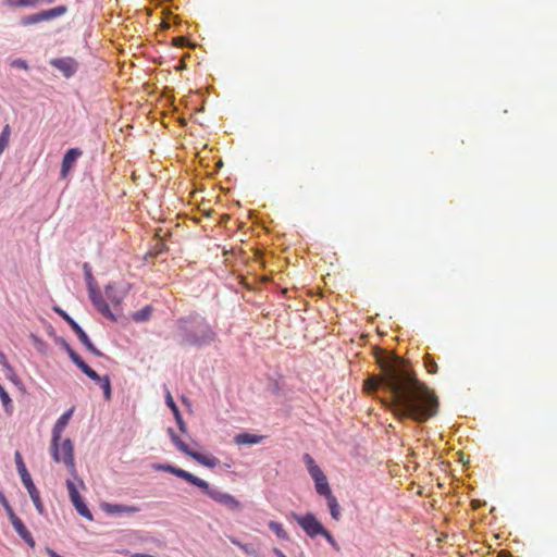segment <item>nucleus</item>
Masks as SVG:
<instances>
[{
  "mask_svg": "<svg viewBox=\"0 0 557 557\" xmlns=\"http://www.w3.org/2000/svg\"><path fill=\"white\" fill-rule=\"evenodd\" d=\"M381 375L364 381L367 393L383 389L388 394V407L400 419L424 422L438 410V398L423 382L419 381L410 366L398 356H380Z\"/></svg>",
  "mask_w": 557,
  "mask_h": 557,
  "instance_id": "obj_1",
  "label": "nucleus"
},
{
  "mask_svg": "<svg viewBox=\"0 0 557 557\" xmlns=\"http://www.w3.org/2000/svg\"><path fill=\"white\" fill-rule=\"evenodd\" d=\"M181 345L202 346L215 341L216 334L207 320L191 314L177 321Z\"/></svg>",
  "mask_w": 557,
  "mask_h": 557,
  "instance_id": "obj_2",
  "label": "nucleus"
},
{
  "mask_svg": "<svg viewBox=\"0 0 557 557\" xmlns=\"http://www.w3.org/2000/svg\"><path fill=\"white\" fill-rule=\"evenodd\" d=\"M50 453L54 462H62L74 478L77 476L74 446L70 438L63 440L62 443L51 438Z\"/></svg>",
  "mask_w": 557,
  "mask_h": 557,
  "instance_id": "obj_3",
  "label": "nucleus"
},
{
  "mask_svg": "<svg viewBox=\"0 0 557 557\" xmlns=\"http://www.w3.org/2000/svg\"><path fill=\"white\" fill-rule=\"evenodd\" d=\"M15 462H16V468H17V472L21 476V480L24 484V486L26 487L36 509L38 510L39 513H42L44 512V505H42V502L40 499V495H39V492L38 490L36 488L32 478H30V474L28 473L26 467H25V463L23 461V458H22V455L20 451H15Z\"/></svg>",
  "mask_w": 557,
  "mask_h": 557,
  "instance_id": "obj_4",
  "label": "nucleus"
},
{
  "mask_svg": "<svg viewBox=\"0 0 557 557\" xmlns=\"http://www.w3.org/2000/svg\"><path fill=\"white\" fill-rule=\"evenodd\" d=\"M194 485L199 487L202 493L208 495L212 500L227 507L231 510H239L242 507L240 502L237 500L233 495L210 487L207 481L198 476L197 484Z\"/></svg>",
  "mask_w": 557,
  "mask_h": 557,
  "instance_id": "obj_5",
  "label": "nucleus"
},
{
  "mask_svg": "<svg viewBox=\"0 0 557 557\" xmlns=\"http://www.w3.org/2000/svg\"><path fill=\"white\" fill-rule=\"evenodd\" d=\"M169 433H170L171 440L175 444L176 448L178 450H181L182 453H184L185 455H187L190 458H193L199 465H201L203 467H207V468H210V469H213V468H215L220 463V460L216 457L212 456V455H203V454H200L198 451H195V450L190 449L188 447V445L184 441H182L174 433V431L172 429L169 430Z\"/></svg>",
  "mask_w": 557,
  "mask_h": 557,
  "instance_id": "obj_6",
  "label": "nucleus"
},
{
  "mask_svg": "<svg viewBox=\"0 0 557 557\" xmlns=\"http://www.w3.org/2000/svg\"><path fill=\"white\" fill-rule=\"evenodd\" d=\"M54 311L62 317L71 326V329L74 331V333L77 335L79 342L95 356L101 357L102 352L95 347V345L90 342L87 334L84 332V330L61 308L55 307Z\"/></svg>",
  "mask_w": 557,
  "mask_h": 557,
  "instance_id": "obj_7",
  "label": "nucleus"
},
{
  "mask_svg": "<svg viewBox=\"0 0 557 557\" xmlns=\"http://www.w3.org/2000/svg\"><path fill=\"white\" fill-rule=\"evenodd\" d=\"M292 517L310 537L320 535L324 530L322 523L311 512L304 516L293 512Z\"/></svg>",
  "mask_w": 557,
  "mask_h": 557,
  "instance_id": "obj_8",
  "label": "nucleus"
},
{
  "mask_svg": "<svg viewBox=\"0 0 557 557\" xmlns=\"http://www.w3.org/2000/svg\"><path fill=\"white\" fill-rule=\"evenodd\" d=\"M50 64L62 72L67 78L73 76L78 69L77 61L71 57L52 59Z\"/></svg>",
  "mask_w": 557,
  "mask_h": 557,
  "instance_id": "obj_9",
  "label": "nucleus"
},
{
  "mask_svg": "<svg viewBox=\"0 0 557 557\" xmlns=\"http://www.w3.org/2000/svg\"><path fill=\"white\" fill-rule=\"evenodd\" d=\"M89 297L92 301L94 306L97 308V310L104 317L115 320L113 313L111 312L109 305L104 301L102 295L100 294L99 289L94 287L91 283H89Z\"/></svg>",
  "mask_w": 557,
  "mask_h": 557,
  "instance_id": "obj_10",
  "label": "nucleus"
},
{
  "mask_svg": "<svg viewBox=\"0 0 557 557\" xmlns=\"http://www.w3.org/2000/svg\"><path fill=\"white\" fill-rule=\"evenodd\" d=\"M154 469L158 470V471H163V472H169L173 475H176L177 478H181L185 481H187L188 483L190 484H197V476L194 475L193 473L186 471V470H183L181 468H177L173 465H170V463H161V465H157L154 466Z\"/></svg>",
  "mask_w": 557,
  "mask_h": 557,
  "instance_id": "obj_11",
  "label": "nucleus"
},
{
  "mask_svg": "<svg viewBox=\"0 0 557 557\" xmlns=\"http://www.w3.org/2000/svg\"><path fill=\"white\" fill-rule=\"evenodd\" d=\"M82 150L78 148H71L65 152L61 164L62 178H65L69 175L70 171L72 170L76 160L82 156Z\"/></svg>",
  "mask_w": 557,
  "mask_h": 557,
  "instance_id": "obj_12",
  "label": "nucleus"
},
{
  "mask_svg": "<svg viewBox=\"0 0 557 557\" xmlns=\"http://www.w3.org/2000/svg\"><path fill=\"white\" fill-rule=\"evenodd\" d=\"M10 521L15 532L26 542L29 547L34 548L36 545L35 540L23 521L17 516L11 518Z\"/></svg>",
  "mask_w": 557,
  "mask_h": 557,
  "instance_id": "obj_13",
  "label": "nucleus"
},
{
  "mask_svg": "<svg viewBox=\"0 0 557 557\" xmlns=\"http://www.w3.org/2000/svg\"><path fill=\"white\" fill-rule=\"evenodd\" d=\"M101 508L104 512L110 513V515L135 513L139 510L135 506H127V505H122V504H110V503H103L101 505Z\"/></svg>",
  "mask_w": 557,
  "mask_h": 557,
  "instance_id": "obj_14",
  "label": "nucleus"
},
{
  "mask_svg": "<svg viewBox=\"0 0 557 557\" xmlns=\"http://www.w3.org/2000/svg\"><path fill=\"white\" fill-rule=\"evenodd\" d=\"M73 414V408L69 409L66 412H64L55 422L53 429H52V438L54 441H61V434L69 424V421Z\"/></svg>",
  "mask_w": 557,
  "mask_h": 557,
  "instance_id": "obj_15",
  "label": "nucleus"
},
{
  "mask_svg": "<svg viewBox=\"0 0 557 557\" xmlns=\"http://www.w3.org/2000/svg\"><path fill=\"white\" fill-rule=\"evenodd\" d=\"M106 297L113 306H119L125 297V290L117 288L115 284L106 286Z\"/></svg>",
  "mask_w": 557,
  "mask_h": 557,
  "instance_id": "obj_16",
  "label": "nucleus"
},
{
  "mask_svg": "<svg viewBox=\"0 0 557 557\" xmlns=\"http://www.w3.org/2000/svg\"><path fill=\"white\" fill-rule=\"evenodd\" d=\"M263 438L262 435L239 433L234 437V442L237 445H255L261 443Z\"/></svg>",
  "mask_w": 557,
  "mask_h": 557,
  "instance_id": "obj_17",
  "label": "nucleus"
},
{
  "mask_svg": "<svg viewBox=\"0 0 557 557\" xmlns=\"http://www.w3.org/2000/svg\"><path fill=\"white\" fill-rule=\"evenodd\" d=\"M67 11V8L65 5H59L49 10L40 11L41 21H51L53 18L60 17Z\"/></svg>",
  "mask_w": 557,
  "mask_h": 557,
  "instance_id": "obj_18",
  "label": "nucleus"
},
{
  "mask_svg": "<svg viewBox=\"0 0 557 557\" xmlns=\"http://www.w3.org/2000/svg\"><path fill=\"white\" fill-rule=\"evenodd\" d=\"M0 399L7 414L11 416L14 409L13 401L2 385H0Z\"/></svg>",
  "mask_w": 557,
  "mask_h": 557,
  "instance_id": "obj_19",
  "label": "nucleus"
},
{
  "mask_svg": "<svg viewBox=\"0 0 557 557\" xmlns=\"http://www.w3.org/2000/svg\"><path fill=\"white\" fill-rule=\"evenodd\" d=\"M317 493L325 498L333 495L332 490L329 485L327 478L323 476L322 481L320 479L314 481Z\"/></svg>",
  "mask_w": 557,
  "mask_h": 557,
  "instance_id": "obj_20",
  "label": "nucleus"
},
{
  "mask_svg": "<svg viewBox=\"0 0 557 557\" xmlns=\"http://www.w3.org/2000/svg\"><path fill=\"white\" fill-rule=\"evenodd\" d=\"M325 499L327 502V506H329L330 513H331L332 518L336 521L339 520L341 507L337 503L336 497L334 495H331V496L326 497Z\"/></svg>",
  "mask_w": 557,
  "mask_h": 557,
  "instance_id": "obj_21",
  "label": "nucleus"
},
{
  "mask_svg": "<svg viewBox=\"0 0 557 557\" xmlns=\"http://www.w3.org/2000/svg\"><path fill=\"white\" fill-rule=\"evenodd\" d=\"M72 503L81 516L87 518L88 520H92V515L82 497L77 498V500H72Z\"/></svg>",
  "mask_w": 557,
  "mask_h": 557,
  "instance_id": "obj_22",
  "label": "nucleus"
},
{
  "mask_svg": "<svg viewBox=\"0 0 557 557\" xmlns=\"http://www.w3.org/2000/svg\"><path fill=\"white\" fill-rule=\"evenodd\" d=\"M11 136V127L7 124L0 134V156L4 152V150L9 147Z\"/></svg>",
  "mask_w": 557,
  "mask_h": 557,
  "instance_id": "obj_23",
  "label": "nucleus"
},
{
  "mask_svg": "<svg viewBox=\"0 0 557 557\" xmlns=\"http://www.w3.org/2000/svg\"><path fill=\"white\" fill-rule=\"evenodd\" d=\"M152 309L150 306H146L143 309L134 312L132 319L136 322H145L150 319Z\"/></svg>",
  "mask_w": 557,
  "mask_h": 557,
  "instance_id": "obj_24",
  "label": "nucleus"
},
{
  "mask_svg": "<svg viewBox=\"0 0 557 557\" xmlns=\"http://www.w3.org/2000/svg\"><path fill=\"white\" fill-rule=\"evenodd\" d=\"M269 528L271 531L275 533V535L281 540H288V534L280 522L270 521Z\"/></svg>",
  "mask_w": 557,
  "mask_h": 557,
  "instance_id": "obj_25",
  "label": "nucleus"
},
{
  "mask_svg": "<svg viewBox=\"0 0 557 557\" xmlns=\"http://www.w3.org/2000/svg\"><path fill=\"white\" fill-rule=\"evenodd\" d=\"M41 22L42 21H41L40 12L34 13L30 15H26L21 20V24L24 26L34 25V24L41 23Z\"/></svg>",
  "mask_w": 557,
  "mask_h": 557,
  "instance_id": "obj_26",
  "label": "nucleus"
},
{
  "mask_svg": "<svg viewBox=\"0 0 557 557\" xmlns=\"http://www.w3.org/2000/svg\"><path fill=\"white\" fill-rule=\"evenodd\" d=\"M38 2L39 0H7V4L13 8L33 7Z\"/></svg>",
  "mask_w": 557,
  "mask_h": 557,
  "instance_id": "obj_27",
  "label": "nucleus"
},
{
  "mask_svg": "<svg viewBox=\"0 0 557 557\" xmlns=\"http://www.w3.org/2000/svg\"><path fill=\"white\" fill-rule=\"evenodd\" d=\"M103 391V396L107 400L111 398V382L110 377L108 375L103 376V380L100 382L99 385Z\"/></svg>",
  "mask_w": 557,
  "mask_h": 557,
  "instance_id": "obj_28",
  "label": "nucleus"
},
{
  "mask_svg": "<svg viewBox=\"0 0 557 557\" xmlns=\"http://www.w3.org/2000/svg\"><path fill=\"white\" fill-rule=\"evenodd\" d=\"M66 488H67L71 502L77 500V498L81 497L78 490L73 481H71V480L66 481Z\"/></svg>",
  "mask_w": 557,
  "mask_h": 557,
  "instance_id": "obj_29",
  "label": "nucleus"
},
{
  "mask_svg": "<svg viewBox=\"0 0 557 557\" xmlns=\"http://www.w3.org/2000/svg\"><path fill=\"white\" fill-rule=\"evenodd\" d=\"M322 535L326 541L327 543L335 549V550H339V545L338 543L336 542V540L334 539V536L324 528V530L322 531V533L320 534Z\"/></svg>",
  "mask_w": 557,
  "mask_h": 557,
  "instance_id": "obj_30",
  "label": "nucleus"
},
{
  "mask_svg": "<svg viewBox=\"0 0 557 557\" xmlns=\"http://www.w3.org/2000/svg\"><path fill=\"white\" fill-rule=\"evenodd\" d=\"M165 403L166 405L169 406V408L172 410L173 414L174 416H178L180 413V409L178 407L176 406L171 393L168 391L166 392V396H165Z\"/></svg>",
  "mask_w": 557,
  "mask_h": 557,
  "instance_id": "obj_31",
  "label": "nucleus"
},
{
  "mask_svg": "<svg viewBox=\"0 0 557 557\" xmlns=\"http://www.w3.org/2000/svg\"><path fill=\"white\" fill-rule=\"evenodd\" d=\"M0 502L2 504V506L4 507L7 513H8V517L9 519L15 517V512L14 510L12 509L11 505L9 504V502L7 500V498L4 497L3 494L0 493Z\"/></svg>",
  "mask_w": 557,
  "mask_h": 557,
  "instance_id": "obj_32",
  "label": "nucleus"
},
{
  "mask_svg": "<svg viewBox=\"0 0 557 557\" xmlns=\"http://www.w3.org/2000/svg\"><path fill=\"white\" fill-rule=\"evenodd\" d=\"M67 352H69V356L71 358V360L77 366L79 367V364H83L85 361L79 357V355L74 351L71 347L67 346L66 348Z\"/></svg>",
  "mask_w": 557,
  "mask_h": 557,
  "instance_id": "obj_33",
  "label": "nucleus"
},
{
  "mask_svg": "<svg viewBox=\"0 0 557 557\" xmlns=\"http://www.w3.org/2000/svg\"><path fill=\"white\" fill-rule=\"evenodd\" d=\"M67 352H69V356L71 358V360L77 366L79 367V364H83L85 361L79 357V355L74 351L71 347L67 346L66 348Z\"/></svg>",
  "mask_w": 557,
  "mask_h": 557,
  "instance_id": "obj_34",
  "label": "nucleus"
},
{
  "mask_svg": "<svg viewBox=\"0 0 557 557\" xmlns=\"http://www.w3.org/2000/svg\"><path fill=\"white\" fill-rule=\"evenodd\" d=\"M309 474L311 475L313 481H318L319 479L320 481H322V478L325 476V474L323 473L319 466L312 468V470L309 471Z\"/></svg>",
  "mask_w": 557,
  "mask_h": 557,
  "instance_id": "obj_35",
  "label": "nucleus"
},
{
  "mask_svg": "<svg viewBox=\"0 0 557 557\" xmlns=\"http://www.w3.org/2000/svg\"><path fill=\"white\" fill-rule=\"evenodd\" d=\"M0 364L5 369V371L14 374L13 368L10 366L5 355L2 351H0Z\"/></svg>",
  "mask_w": 557,
  "mask_h": 557,
  "instance_id": "obj_36",
  "label": "nucleus"
},
{
  "mask_svg": "<svg viewBox=\"0 0 557 557\" xmlns=\"http://www.w3.org/2000/svg\"><path fill=\"white\" fill-rule=\"evenodd\" d=\"M304 461L307 467L308 472L312 470V468H315L318 465L315 463L314 459L309 454L304 455Z\"/></svg>",
  "mask_w": 557,
  "mask_h": 557,
  "instance_id": "obj_37",
  "label": "nucleus"
},
{
  "mask_svg": "<svg viewBox=\"0 0 557 557\" xmlns=\"http://www.w3.org/2000/svg\"><path fill=\"white\" fill-rule=\"evenodd\" d=\"M11 66L17 67V69H23V70H28V65H27L26 61L23 59L13 60L11 62Z\"/></svg>",
  "mask_w": 557,
  "mask_h": 557,
  "instance_id": "obj_38",
  "label": "nucleus"
},
{
  "mask_svg": "<svg viewBox=\"0 0 557 557\" xmlns=\"http://www.w3.org/2000/svg\"><path fill=\"white\" fill-rule=\"evenodd\" d=\"M425 368L429 373H436L438 369L436 362L431 359L425 360Z\"/></svg>",
  "mask_w": 557,
  "mask_h": 557,
  "instance_id": "obj_39",
  "label": "nucleus"
},
{
  "mask_svg": "<svg viewBox=\"0 0 557 557\" xmlns=\"http://www.w3.org/2000/svg\"><path fill=\"white\" fill-rule=\"evenodd\" d=\"M175 417V420L177 422V425H178V429L182 431V432H185L186 431V424L182 418V414L181 412L178 413V416H174Z\"/></svg>",
  "mask_w": 557,
  "mask_h": 557,
  "instance_id": "obj_40",
  "label": "nucleus"
},
{
  "mask_svg": "<svg viewBox=\"0 0 557 557\" xmlns=\"http://www.w3.org/2000/svg\"><path fill=\"white\" fill-rule=\"evenodd\" d=\"M186 41H187V39L185 37H176L173 40L174 46H176V47H184Z\"/></svg>",
  "mask_w": 557,
  "mask_h": 557,
  "instance_id": "obj_41",
  "label": "nucleus"
},
{
  "mask_svg": "<svg viewBox=\"0 0 557 557\" xmlns=\"http://www.w3.org/2000/svg\"><path fill=\"white\" fill-rule=\"evenodd\" d=\"M86 375H87L89 379L94 380L95 377H98V375H99V374H98L95 370H92V369L90 368V370L86 373Z\"/></svg>",
  "mask_w": 557,
  "mask_h": 557,
  "instance_id": "obj_42",
  "label": "nucleus"
},
{
  "mask_svg": "<svg viewBox=\"0 0 557 557\" xmlns=\"http://www.w3.org/2000/svg\"><path fill=\"white\" fill-rule=\"evenodd\" d=\"M86 375H87L89 379L94 380L95 377H98V375H99V374H98L95 370H92V369L90 368V370L86 373Z\"/></svg>",
  "mask_w": 557,
  "mask_h": 557,
  "instance_id": "obj_43",
  "label": "nucleus"
},
{
  "mask_svg": "<svg viewBox=\"0 0 557 557\" xmlns=\"http://www.w3.org/2000/svg\"><path fill=\"white\" fill-rule=\"evenodd\" d=\"M85 374L90 370V367L84 362L83 364H79L78 367Z\"/></svg>",
  "mask_w": 557,
  "mask_h": 557,
  "instance_id": "obj_44",
  "label": "nucleus"
},
{
  "mask_svg": "<svg viewBox=\"0 0 557 557\" xmlns=\"http://www.w3.org/2000/svg\"><path fill=\"white\" fill-rule=\"evenodd\" d=\"M240 549L244 550L246 554H252V550L249 549L247 545H240Z\"/></svg>",
  "mask_w": 557,
  "mask_h": 557,
  "instance_id": "obj_45",
  "label": "nucleus"
},
{
  "mask_svg": "<svg viewBox=\"0 0 557 557\" xmlns=\"http://www.w3.org/2000/svg\"><path fill=\"white\" fill-rule=\"evenodd\" d=\"M5 374H7V377H8V379H10V380H12V381L16 377V374H15V373H14V374H12V373H10V372L5 371Z\"/></svg>",
  "mask_w": 557,
  "mask_h": 557,
  "instance_id": "obj_46",
  "label": "nucleus"
},
{
  "mask_svg": "<svg viewBox=\"0 0 557 557\" xmlns=\"http://www.w3.org/2000/svg\"><path fill=\"white\" fill-rule=\"evenodd\" d=\"M231 542L236 545L237 547L240 548V545H244L243 543H240L239 541L235 540V539H231Z\"/></svg>",
  "mask_w": 557,
  "mask_h": 557,
  "instance_id": "obj_47",
  "label": "nucleus"
},
{
  "mask_svg": "<svg viewBox=\"0 0 557 557\" xmlns=\"http://www.w3.org/2000/svg\"><path fill=\"white\" fill-rule=\"evenodd\" d=\"M103 380V376L98 375V377H95L92 381L96 382L98 385H100V382Z\"/></svg>",
  "mask_w": 557,
  "mask_h": 557,
  "instance_id": "obj_48",
  "label": "nucleus"
},
{
  "mask_svg": "<svg viewBox=\"0 0 557 557\" xmlns=\"http://www.w3.org/2000/svg\"><path fill=\"white\" fill-rule=\"evenodd\" d=\"M103 380V376L98 375V377H95L92 381L96 382L98 385H100V382Z\"/></svg>",
  "mask_w": 557,
  "mask_h": 557,
  "instance_id": "obj_49",
  "label": "nucleus"
},
{
  "mask_svg": "<svg viewBox=\"0 0 557 557\" xmlns=\"http://www.w3.org/2000/svg\"><path fill=\"white\" fill-rule=\"evenodd\" d=\"M103 380V376L98 375V377H95L92 381L96 382L98 385H100V382Z\"/></svg>",
  "mask_w": 557,
  "mask_h": 557,
  "instance_id": "obj_50",
  "label": "nucleus"
},
{
  "mask_svg": "<svg viewBox=\"0 0 557 557\" xmlns=\"http://www.w3.org/2000/svg\"><path fill=\"white\" fill-rule=\"evenodd\" d=\"M87 277H88L89 280H92V276H91V273H90V272H88V273H87Z\"/></svg>",
  "mask_w": 557,
  "mask_h": 557,
  "instance_id": "obj_51",
  "label": "nucleus"
},
{
  "mask_svg": "<svg viewBox=\"0 0 557 557\" xmlns=\"http://www.w3.org/2000/svg\"><path fill=\"white\" fill-rule=\"evenodd\" d=\"M46 1H47L48 3H51V2H53L54 0H46Z\"/></svg>",
  "mask_w": 557,
  "mask_h": 557,
  "instance_id": "obj_52",
  "label": "nucleus"
}]
</instances>
